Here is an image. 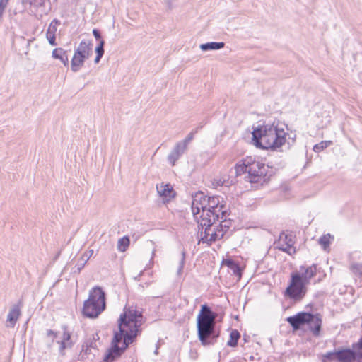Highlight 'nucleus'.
Here are the masks:
<instances>
[{
    "label": "nucleus",
    "mask_w": 362,
    "mask_h": 362,
    "mask_svg": "<svg viewBox=\"0 0 362 362\" xmlns=\"http://www.w3.org/2000/svg\"><path fill=\"white\" fill-rule=\"evenodd\" d=\"M252 129V142L259 149L276 151L286 141V133L276 119L273 121L259 120Z\"/></svg>",
    "instance_id": "nucleus-1"
},
{
    "label": "nucleus",
    "mask_w": 362,
    "mask_h": 362,
    "mask_svg": "<svg viewBox=\"0 0 362 362\" xmlns=\"http://www.w3.org/2000/svg\"><path fill=\"white\" fill-rule=\"evenodd\" d=\"M144 322L141 311L127 306L124 307L123 313L120 314L117 320L118 330L113 333V337H117L118 339V344L123 339L122 346H119V349L122 354L141 335L142 332L141 325Z\"/></svg>",
    "instance_id": "nucleus-2"
},
{
    "label": "nucleus",
    "mask_w": 362,
    "mask_h": 362,
    "mask_svg": "<svg viewBox=\"0 0 362 362\" xmlns=\"http://www.w3.org/2000/svg\"><path fill=\"white\" fill-rule=\"evenodd\" d=\"M318 267L319 264L315 263L310 266L301 265L300 272H292L284 296L295 303L300 302L308 292L307 286L310 279L317 275Z\"/></svg>",
    "instance_id": "nucleus-3"
},
{
    "label": "nucleus",
    "mask_w": 362,
    "mask_h": 362,
    "mask_svg": "<svg viewBox=\"0 0 362 362\" xmlns=\"http://www.w3.org/2000/svg\"><path fill=\"white\" fill-rule=\"evenodd\" d=\"M216 313L206 303L201 305L196 319L197 338L204 346L214 345L220 337V330L216 329L214 322Z\"/></svg>",
    "instance_id": "nucleus-4"
},
{
    "label": "nucleus",
    "mask_w": 362,
    "mask_h": 362,
    "mask_svg": "<svg viewBox=\"0 0 362 362\" xmlns=\"http://www.w3.org/2000/svg\"><path fill=\"white\" fill-rule=\"evenodd\" d=\"M106 309V293L100 286L89 291L88 298L83 302L81 313L89 319L97 318Z\"/></svg>",
    "instance_id": "nucleus-5"
},
{
    "label": "nucleus",
    "mask_w": 362,
    "mask_h": 362,
    "mask_svg": "<svg viewBox=\"0 0 362 362\" xmlns=\"http://www.w3.org/2000/svg\"><path fill=\"white\" fill-rule=\"evenodd\" d=\"M206 208L204 209V214L200 217L214 218L216 221H219L220 218H223L226 222V217L230 214V210L227 207L226 201L223 197L219 195H210L206 199Z\"/></svg>",
    "instance_id": "nucleus-6"
},
{
    "label": "nucleus",
    "mask_w": 362,
    "mask_h": 362,
    "mask_svg": "<svg viewBox=\"0 0 362 362\" xmlns=\"http://www.w3.org/2000/svg\"><path fill=\"white\" fill-rule=\"evenodd\" d=\"M275 174V170L264 163L257 167L250 168L244 180L250 182L252 187L258 188L267 185L271 177Z\"/></svg>",
    "instance_id": "nucleus-7"
},
{
    "label": "nucleus",
    "mask_w": 362,
    "mask_h": 362,
    "mask_svg": "<svg viewBox=\"0 0 362 362\" xmlns=\"http://www.w3.org/2000/svg\"><path fill=\"white\" fill-rule=\"evenodd\" d=\"M93 44L90 40H83L78 47L74 50V56L71 60V69L73 72H78L86 59L93 54Z\"/></svg>",
    "instance_id": "nucleus-8"
},
{
    "label": "nucleus",
    "mask_w": 362,
    "mask_h": 362,
    "mask_svg": "<svg viewBox=\"0 0 362 362\" xmlns=\"http://www.w3.org/2000/svg\"><path fill=\"white\" fill-rule=\"evenodd\" d=\"M208 197V192L206 194L201 190H199L192 194V204L191 209L194 218H197V216L200 213L201 211H202V214H204V209H205L206 207V199Z\"/></svg>",
    "instance_id": "nucleus-9"
},
{
    "label": "nucleus",
    "mask_w": 362,
    "mask_h": 362,
    "mask_svg": "<svg viewBox=\"0 0 362 362\" xmlns=\"http://www.w3.org/2000/svg\"><path fill=\"white\" fill-rule=\"evenodd\" d=\"M201 218V222L198 225L199 232L198 235L200 238L199 242L202 243H209V238L210 235V231L211 226L218 221L214 220V218Z\"/></svg>",
    "instance_id": "nucleus-10"
},
{
    "label": "nucleus",
    "mask_w": 362,
    "mask_h": 362,
    "mask_svg": "<svg viewBox=\"0 0 362 362\" xmlns=\"http://www.w3.org/2000/svg\"><path fill=\"white\" fill-rule=\"evenodd\" d=\"M312 317H314L313 313L301 311L294 315L288 317L286 321L293 330H298L301 329L303 325H305V322H308L309 319Z\"/></svg>",
    "instance_id": "nucleus-11"
},
{
    "label": "nucleus",
    "mask_w": 362,
    "mask_h": 362,
    "mask_svg": "<svg viewBox=\"0 0 362 362\" xmlns=\"http://www.w3.org/2000/svg\"><path fill=\"white\" fill-rule=\"evenodd\" d=\"M123 354L119 349L118 339L112 337L111 346L106 351L103 356V362H114L119 358Z\"/></svg>",
    "instance_id": "nucleus-12"
},
{
    "label": "nucleus",
    "mask_w": 362,
    "mask_h": 362,
    "mask_svg": "<svg viewBox=\"0 0 362 362\" xmlns=\"http://www.w3.org/2000/svg\"><path fill=\"white\" fill-rule=\"evenodd\" d=\"M23 307V300L20 299L17 303L11 308L6 319L7 327H14L19 317L21 315V308Z\"/></svg>",
    "instance_id": "nucleus-13"
},
{
    "label": "nucleus",
    "mask_w": 362,
    "mask_h": 362,
    "mask_svg": "<svg viewBox=\"0 0 362 362\" xmlns=\"http://www.w3.org/2000/svg\"><path fill=\"white\" fill-rule=\"evenodd\" d=\"M313 315H314V317H310L309 322H305V325H308L309 330L312 332L313 336L318 337L322 330V315L318 313H313Z\"/></svg>",
    "instance_id": "nucleus-14"
},
{
    "label": "nucleus",
    "mask_w": 362,
    "mask_h": 362,
    "mask_svg": "<svg viewBox=\"0 0 362 362\" xmlns=\"http://www.w3.org/2000/svg\"><path fill=\"white\" fill-rule=\"evenodd\" d=\"M156 188L159 196L162 198L163 202L165 204L170 202L177 194L170 183L162 184L160 187L157 186Z\"/></svg>",
    "instance_id": "nucleus-15"
},
{
    "label": "nucleus",
    "mask_w": 362,
    "mask_h": 362,
    "mask_svg": "<svg viewBox=\"0 0 362 362\" xmlns=\"http://www.w3.org/2000/svg\"><path fill=\"white\" fill-rule=\"evenodd\" d=\"M187 146L182 144V142H177L174 146L173 149L170 151V153L168 156V160L171 164L172 166L175 165L177 160L180 158V157L185 153Z\"/></svg>",
    "instance_id": "nucleus-16"
},
{
    "label": "nucleus",
    "mask_w": 362,
    "mask_h": 362,
    "mask_svg": "<svg viewBox=\"0 0 362 362\" xmlns=\"http://www.w3.org/2000/svg\"><path fill=\"white\" fill-rule=\"evenodd\" d=\"M61 22L59 20L54 18L49 23L48 28L46 32V37L49 42V43L52 46L57 45L56 42V32L57 30V25H59Z\"/></svg>",
    "instance_id": "nucleus-17"
},
{
    "label": "nucleus",
    "mask_w": 362,
    "mask_h": 362,
    "mask_svg": "<svg viewBox=\"0 0 362 362\" xmlns=\"http://www.w3.org/2000/svg\"><path fill=\"white\" fill-rule=\"evenodd\" d=\"M221 264L230 269L233 272V275L235 276L238 278L242 276L243 269L238 261H236L232 258H227L223 259Z\"/></svg>",
    "instance_id": "nucleus-18"
},
{
    "label": "nucleus",
    "mask_w": 362,
    "mask_h": 362,
    "mask_svg": "<svg viewBox=\"0 0 362 362\" xmlns=\"http://www.w3.org/2000/svg\"><path fill=\"white\" fill-rule=\"evenodd\" d=\"M100 340V337L97 332L92 334L90 337L86 339L83 345L81 354L82 352H87V350L93 349L98 350L97 341Z\"/></svg>",
    "instance_id": "nucleus-19"
},
{
    "label": "nucleus",
    "mask_w": 362,
    "mask_h": 362,
    "mask_svg": "<svg viewBox=\"0 0 362 362\" xmlns=\"http://www.w3.org/2000/svg\"><path fill=\"white\" fill-rule=\"evenodd\" d=\"M337 349V362H353L350 347L340 346Z\"/></svg>",
    "instance_id": "nucleus-20"
},
{
    "label": "nucleus",
    "mask_w": 362,
    "mask_h": 362,
    "mask_svg": "<svg viewBox=\"0 0 362 362\" xmlns=\"http://www.w3.org/2000/svg\"><path fill=\"white\" fill-rule=\"evenodd\" d=\"M93 250H91V249L85 252L81 255L79 260L76 263L74 270L72 272L73 274H80V272L83 269V267H85L86 264L87 263V262L88 261L90 257L93 255Z\"/></svg>",
    "instance_id": "nucleus-21"
},
{
    "label": "nucleus",
    "mask_w": 362,
    "mask_h": 362,
    "mask_svg": "<svg viewBox=\"0 0 362 362\" xmlns=\"http://www.w3.org/2000/svg\"><path fill=\"white\" fill-rule=\"evenodd\" d=\"M350 350L354 361L361 362L362 361V336L357 342L352 344Z\"/></svg>",
    "instance_id": "nucleus-22"
},
{
    "label": "nucleus",
    "mask_w": 362,
    "mask_h": 362,
    "mask_svg": "<svg viewBox=\"0 0 362 362\" xmlns=\"http://www.w3.org/2000/svg\"><path fill=\"white\" fill-rule=\"evenodd\" d=\"M67 51L63 48L57 47L53 49L52 56L55 59H59L64 66H68L69 64Z\"/></svg>",
    "instance_id": "nucleus-23"
},
{
    "label": "nucleus",
    "mask_w": 362,
    "mask_h": 362,
    "mask_svg": "<svg viewBox=\"0 0 362 362\" xmlns=\"http://www.w3.org/2000/svg\"><path fill=\"white\" fill-rule=\"evenodd\" d=\"M225 47V42H209L202 43L199 45V48L203 52H207L211 50H218Z\"/></svg>",
    "instance_id": "nucleus-24"
},
{
    "label": "nucleus",
    "mask_w": 362,
    "mask_h": 362,
    "mask_svg": "<svg viewBox=\"0 0 362 362\" xmlns=\"http://www.w3.org/2000/svg\"><path fill=\"white\" fill-rule=\"evenodd\" d=\"M240 338V333L237 329H232L229 334V340L227 342V346L230 347H236L238 341Z\"/></svg>",
    "instance_id": "nucleus-25"
},
{
    "label": "nucleus",
    "mask_w": 362,
    "mask_h": 362,
    "mask_svg": "<svg viewBox=\"0 0 362 362\" xmlns=\"http://www.w3.org/2000/svg\"><path fill=\"white\" fill-rule=\"evenodd\" d=\"M240 161H242V163L245 165L248 170H250V168H252V167H257L264 163L262 162L256 160L255 158L252 156H247L246 158L241 159Z\"/></svg>",
    "instance_id": "nucleus-26"
},
{
    "label": "nucleus",
    "mask_w": 362,
    "mask_h": 362,
    "mask_svg": "<svg viewBox=\"0 0 362 362\" xmlns=\"http://www.w3.org/2000/svg\"><path fill=\"white\" fill-rule=\"evenodd\" d=\"M234 168L235 177L245 175V173L247 175L249 172L248 168L240 160L235 164Z\"/></svg>",
    "instance_id": "nucleus-27"
},
{
    "label": "nucleus",
    "mask_w": 362,
    "mask_h": 362,
    "mask_svg": "<svg viewBox=\"0 0 362 362\" xmlns=\"http://www.w3.org/2000/svg\"><path fill=\"white\" fill-rule=\"evenodd\" d=\"M130 244V239L128 236L125 235L119 239L117 243V248L121 252H125L129 247Z\"/></svg>",
    "instance_id": "nucleus-28"
},
{
    "label": "nucleus",
    "mask_w": 362,
    "mask_h": 362,
    "mask_svg": "<svg viewBox=\"0 0 362 362\" xmlns=\"http://www.w3.org/2000/svg\"><path fill=\"white\" fill-rule=\"evenodd\" d=\"M333 144L332 141H322L321 142L316 144L313 146V150L315 153H320L327 148L328 146Z\"/></svg>",
    "instance_id": "nucleus-29"
},
{
    "label": "nucleus",
    "mask_w": 362,
    "mask_h": 362,
    "mask_svg": "<svg viewBox=\"0 0 362 362\" xmlns=\"http://www.w3.org/2000/svg\"><path fill=\"white\" fill-rule=\"evenodd\" d=\"M337 362V349H335L332 351H328L322 356V362Z\"/></svg>",
    "instance_id": "nucleus-30"
},
{
    "label": "nucleus",
    "mask_w": 362,
    "mask_h": 362,
    "mask_svg": "<svg viewBox=\"0 0 362 362\" xmlns=\"http://www.w3.org/2000/svg\"><path fill=\"white\" fill-rule=\"evenodd\" d=\"M218 221L220 222V223L218 224V226H216V230L218 232H221V233H223V235H224L225 233L230 228V219L228 220L226 218V222H225V221H223V218H220V220Z\"/></svg>",
    "instance_id": "nucleus-31"
},
{
    "label": "nucleus",
    "mask_w": 362,
    "mask_h": 362,
    "mask_svg": "<svg viewBox=\"0 0 362 362\" xmlns=\"http://www.w3.org/2000/svg\"><path fill=\"white\" fill-rule=\"evenodd\" d=\"M186 255H187V252L183 248L181 252V259L180 260L179 266H178L177 271V274L178 276H180L183 272V269L185 265Z\"/></svg>",
    "instance_id": "nucleus-32"
},
{
    "label": "nucleus",
    "mask_w": 362,
    "mask_h": 362,
    "mask_svg": "<svg viewBox=\"0 0 362 362\" xmlns=\"http://www.w3.org/2000/svg\"><path fill=\"white\" fill-rule=\"evenodd\" d=\"M331 238L332 237L331 236L330 234H327L322 235L319 238L318 243L325 250L329 247Z\"/></svg>",
    "instance_id": "nucleus-33"
},
{
    "label": "nucleus",
    "mask_w": 362,
    "mask_h": 362,
    "mask_svg": "<svg viewBox=\"0 0 362 362\" xmlns=\"http://www.w3.org/2000/svg\"><path fill=\"white\" fill-rule=\"evenodd\" d=\"M223 236V233H221V232H218L216 230V228H214V230L211 233H210L208 245H211L212 243H214L218 240L222 239Z\"/></svg>",
    "instance_id": "nucleus-34"
},
{
    "label": "nucleus",
    "mask_w": 362,
    "mask_h": 362,
    "mask_svg": "<svg viewBox=\"0 0 362 362\" xmlns=\"http://www.w3.org/2000/svg\"><path fill=\"white\" fill-rule=\"evenodd\" d=\"M105 42L104 40H101L97 45V46L95 47V52L96 54H99L101 56H103L105 53Z\"/></svg>",
    "instance_id": "nucleus-35"
},
{
    "label": "nucleus",
    "mask_w": 362,
    "mask_h": 362,
    "mask_svg": "<svg viewBox=\"0 0 362 362\" xmlns=\"http://www.w3.org/2000/svg\"><path fill=\"white\" fill-rule=\"evenodd\" d=\"M317 274H318V277L317 279L315 281V283H320L322 282L327 276V274L326 272H325V270L321 267H318V269H317Z\"/></svg>",
    "instance_id": "nucleus-36"
},
{
    "label": "nucleus",
    "mask_w": 362,
    "mask_h": 362,
    "mask_svg": "<svg viewBox=\"0 0 362 362\" xmlns=\"http://www.w3.org/2000/svg\"><path fill=\"white\" fill-rule=\"evenodd\" d=\"M62 329H64L62 341H69L71 339V332L67 330V326L63 325Z\"/></svg>",
    "instance_id": "nucleus-37"
},
{
    "label": "nucleus",
    "mask_w": 362,
    "mask_h": 362,
    "mask_svg": "<svg viewBox=\"0 0 362 362\" xmlns=\"http://www.w3.org/2000/svg\"><path fill=\"white\" fill-rule=\"evenodd\" d=\"M57 344H59V354L61 356H64L65 355V349H68L67 345H66V341L60 340V341H57Z\"/></svg>",
    "instance_id": "nucleus-38"
},
{
    "label": "nucleus",
    "mask_w": 362,
    "mask_h": 362,
    "mask_svg": "<svg viewBox=\"0 0 362 362\" xmlns=\"http://www.w3.org/2000/svg\"><path fill=\"white\" fill-rule=\"evenodd\" d=\"M352 271L354 273L358 274L360 277H362V264H354L351 266Z\"/></svg>",
    "instance_id": "nucleus-39"
},
{
    "label": "nucleus",
    "mask_w": 362,
    "mask_h": 362,
    "mask_svg": "<svg viewBox=\"0 0 362 362\" xmlns=\"http://www.w3.org/2000/svg\"><path fill=\"white\" fill-rule=\"evenodd\" d=\"M194 136V132H191L189 134L187 135L185 139L180 141L182 144H185L186 146H187L188 144L193 139Z\"/></svg>",
    "instance_id": "nucleus-40"
},
{
    "label": "nucleus",
    "mask_w": 362,
    "mask_h": 362,
    "mask_svg": "<svg viewBox=\"0 0 362 362\" xmlns=\"http://www.w3.org/2000/svg\"><path fill=\"white\" fill-rule=\"evenodd\" d=\"M92 33H93V35L94 36V37L95 38V40L97 41H98V42L101 40H103V37H102V35H101V33L100 31V30L97 29V28H94L92 31Z\"/></svg>",
    "instance_id": "nucleus-41"
},
{
    "label": "nucleus",
    "mask_w": 362,
    "mask_h": 362,
    "mask_svg": "<svg viewBox=\"0 0 362 362\" xmlns=\"http://www.w3.org/2000/svg\"><path fill=\"white\" fill-rule=\"evenodd\" d=\"M47 337H52V344L54 342V339L58 337V332H55L52 329H47Z\"/></svg>",
    "instance_id": "nucleus-42"
},
{
    "label": "nucleus",
    "mask_w": 362,
    "mask_h": 362,
    "mask_svg": "<svg viewBox=\"0 0 362 362\" xmlns=\"http://www.w3.org/2000/svg\"><path fill=\"white\" fill-rule=\"evenodd\" d=\"M21 4V8L18 9V11H15V14L17 13H23L26 10L27 4H28V0H22Z\"/></svg>",
    "instance_id": "nucleus-43"
},
{
    "label": "nucleus",
    "mask_w": 362,
    "mask_h": 362,
    "mask_svg": "<svg viewBox=\"0 0 362 362\" xmlns=\"http://www.w3.org/2000/svg\"><path fill=\"white\" fill-rule=\"evenodd\" d=\"M8 4H6L3 1H0V20L2 18L4 11L7 6Z\"/></svg>",
    "instance_id": "nucleus-44"
},
{
    "label": "nucleus",
    "mask_w": 362,
    "mask_h": 362,
    "mask_svg": "<svg viewBox=\"0 0 362 362\" xmlns=\"http://www.w3.org/2000/svg\"><path fill=\"white\" fill-rule=\"evenodd\" d=\"M286 247H282L281 248V250L283 251V252H285L288 254H291L290 253V248L292 247V244L289 243V242H286Z\"/></svg>",
    "instance_id": "nucleus-45"
},
{
    "label": "nucleus",
    "mask_w": 362,
    "mask_h": 362,
    "mask_svg": "<svg viewBox=\"0 0 362 362\" xmlns=\"http://www.w3.org/2000/svg\"><path fill=\"white\" fill-rule=\"evenodd\" d=\"M173 0H165L166 6L170 10H171L173 8Z\"/></svg>",
    "instance_id": "nucleus-46"
},
{
    "label": "nucleus",
    "mask_w": 362,
    "mask_h": 362,
    "mask_svg": "<svg viewBox=\"0 0 362 362\" xmlns=\"http://www.w3.org/2000/svg\"><path fill=\"white\" fill-rule=\"evenodd\" d=\"M103 57V56L101 55H99V54H96L95 57V59H94V63L95 64H98L101 59V58Z\"/></svg>",
    "instance_id": "nucleus-47"
},
{
    "label": "nucleus",
    "mask_w": 362,
    "mask_h": 362,
    "mask_svg": "<svg viewBox=\"0 0 362 362\" xmlns=\"http://www.w3.org/2000/svg\"><path fill=\"white\" fill-rule=\"evenodd\" d=\"M74 344V342L71 340V339H70V341H66V345H67L68 349L72 348Z\"/></svg>",
    "instance_id": "nucleus-48"
},
{
    "label": "nucleus",
    "mask_w": 362,
    "mask_h": 362,
    "mask_svg": "<svg viewBox=\"0 0 362 362\" xmlns=\"http://www.w3.org/2000/svg\"><path fill=\"white\" fill-rule=\"evenodd\" d=\"M84 354H83V352L81 353V355L80 354L79 356H81V360H83V356L84 355H88V354H90V350H87V352H83Z\"/></svg>",
    "instance_id": "nucleus-49"
},
{
    "label": "nucleus",
    "mask_w": 362,
    "mask_h": 362,
    "mask_svg": "<svg viewBox=\"0 0 362 362\" xmlns=\"http://www.w3.org/2000/svg\"><path fill=\"white\" fill-rule=\"evenodd\" d=\"M249 339H250V337L247 336V334H244L243 335V340L245 343L248 342L249 341Z\"/></svg>",
    "instance_id": "nucleus-50"
},
{
    "label": "nucleus",
    "mask_w": 362,
    "mask_h": 362,
    "mask_svg": "<svg viewBox=\"0 0 362 362\" xmlns=\"http://www.w3.org/2000/svg\"><path fill=\"white\" fill-rule=\"evenodd\" d=\"M228 183V182H227V183L226 182V181H221V180L217 182L218 185L219 186H221V185H227Z\"/></svg>",
    "instance_id": "nucleus-51"
},
{
    "label": "nucleus",
    "mask_w": 362,
    "mask_h": 362,
    "mask_svg": "<svg viewBox=\"0 0 362 362\" xmlns=\"http://www.w3.org/2000/svg\"><path fill=\"white\" fill-rule=\"evenodd\" d=\"M158 344H159V341L157 342L156 348V350L154 351V354H158V349H159Z\"/></svg>",
    "instance_id": "nucleus-52"
},
{
    "label": "nucleus",
    "mask_w": 362,
    "mask_h": 362,
    "mask_svg": "<svg viewBox=\"0 0 362 362\" xmlns=\"http://www.w3.org/2000/svg\"><path fill=\"white\" fill-rule=\"evenodd\" d=\"M200 127L199 126H197L194 130H192V132H194V134H197L199 130H200Z\"/></svg>",
    "instance_id": "nucleus-53"
},
{
    "label": "nucleus",
    "mask_w": 362,
    "mask_h": 362,
    "mask_svg": "<svg viewBox=\"0 0 362 362\" xmlns=\"http://www.w3.org/2000/svg\"><path fill=\"white\" fill-rule=\"evenodd\" d=\"M207 123V122H201L199 124V127H200V129H202L203 127Z\"/></svg>",
    "instance_id": "nucleus-54"
},
{
    "label": "nucleus",
    "mask_w": 362,
    "mask_h": 362,
    "mask_svg": "<svg viewBox=\"0 0 362 362\" xmlns=\"http://www.w3.org/2000/svg\"><path fill=\"white\" fill-rule=\"evenodd\" d=\"M207 123V122H201L199 124V127H200V129H202L203 127Z\"/></svg>",
    "instance_id": "nucleus-55"
},
{
    "label": "nucleus",
    "mask_w": 362,
    "mask_h": 362,
    "mask_svg": "<svg viewBox=\"0 0 362 362\" xmlns=\"http://www.w3.org/2000/svg\"><path fill=\"white\" fill-rule=\"evenodd\" d=\"M197 352H194V354H191V357L193 358L194 359H195L197 358Z\"/></svg>",
    "instance_id": "nucleus-56"
},
{
    "label": "nucleus",
    "mask_w": 362,
    "mask_h": 362,
    "mask_svg": "<svg viewBox=\"0 0 362 362\" xmlns=\"http://www.w3.org/2000/svg\"><path fill=\"white\" fill-rule=\"evenodd\" d=\"M0 1L4 2L6 4H8L9 0H0Z\"/></svg>",
    "instance_id": "nucleus-57"
},
{
    "label": "nucleus",
    "mask_w": 362,
    "mask_h": 362,
    "mask_svg": "<svg viewBox=\"0 0 362 362\" xmlns=\"http://www.w3.org/2000/svg\"><path fill=\"white\" fill-rule=\"evenodd\" d=\"M249 359H250V361H253V360H254V356H250V358H249Z\"/></svg>",
    "instance_id": "nucleus-58"
},
{
    "label": "nucleus",
    "mask_w": 362,
    "mask_h": 362,
    "mask_svg": "<svg viewBox=\"0 0 362 362\" xmlns=\"http://www.w3.org/2000/svg\"><path fill=\"white\" fill-rule=\"evenodd\" d=\"M308 308H312V307H313V304H308Z\"/></svg>",
    "instance_id": "nucleus-59"
},
{
    "label": "nucleus",
    "mask_w": 362,
    "mask_h": 362,
    "mask_svg": "<svg viewBox=\"0 0 362 362\" xmlns=\"http://www.w3.org/2000/svg\"><path fill=\"white\" fill-rule=\"evenodd\" d=\"M230 185H233V181L231 180L230 182L229 183Z\"/></svg>",
    "instance_id": "nucleus-60"
},
{
    "label": "nucleus",
    "mask_w": 362,
    "mask_h": 362,
    "mask_svg": "<svg viewBox=\"0 0 362 362\" xmlns=\"http://www.w3.org/2000/svg\"><path fill=\"white\" fill-rule=\"evenodd\" d=\"M155 255V250L153 251V253H152V257Z\"/></svg>",
    "instance_id": "nucleus-61"
},
{
    "label": "nucleus",
    "mask_w": 362,
    "mask_h": 362,
    "mask_svg": "<svg viewBox=\"0 0 362 362\" xmlns=\"http://www.w3.org/2000/svg\"><path fill=\"white\" fill-rule=\"evenodd\" d=\"M291 240V239H287L286 242H289L290 243Z\"/></svg>",
    "instance_id": "nucleus-62"
}]
</instances>
